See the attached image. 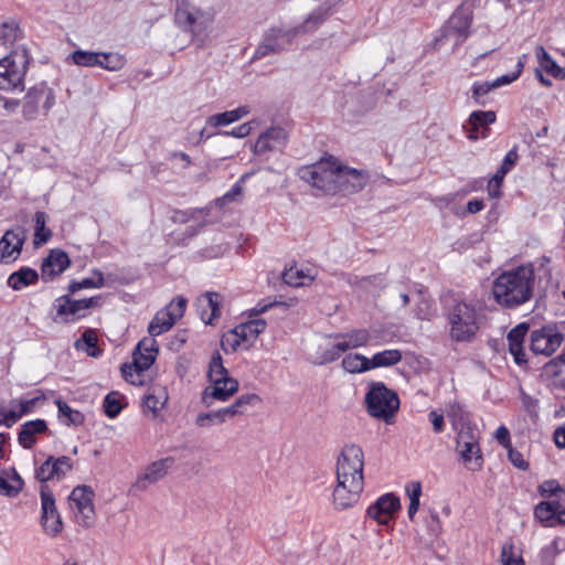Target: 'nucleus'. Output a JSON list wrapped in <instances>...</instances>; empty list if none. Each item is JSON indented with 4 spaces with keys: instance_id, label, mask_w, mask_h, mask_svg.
<instances>
[{
    "instance_id": "1",
    "label": "nucleus",
    "mask_w": 565,
    "mask_h": 565,
    "mask_svg": "<svg viewBox=\"0 0 565 565\" xmlns=\"http://www.w3.org/2000/svg\"><path fill=\"white\" fill-rule=\"evenodd\" d=\"M534 286L533 265H520L502 271L493 280V299L503 309H516L532 299Z\"/></svg>"
},
{
    "instance_id": "2",
    "label": "nucleus",
    "mask_w": 565,
    "mask_h": 565,
    "mask_svg": "<svg viewBox=\"0 0 565 565\" xmlns=\"http://www.w3.org/2000/svg\"><path fill=\"white\" fill-rule=\"evenodd\" d=\"M449 337L456 342H471L480 329L479 313L472 303L455 300L446 308Z\"/></svg>"
},
{
    "instance_id": "3",
    "label": "nucleus",
    "mask_w": 565,
    "mask_h": 565,
    "mask_svg": "<svg viewBox=\"0 0 565 565\" xmlns=\"http://www.w3.org/2000/svg\"><path fill=\"white\" fill-rule=\"evenodd\" d=\"M365 404L370 416L390 424L399 408V398L383 382H371L365 394Z\"/></svg>"
},
{
    "instance_id": "4",
    "label": "nucleus",
    "mask_w": 565,
    "mask_h": 565,
    "mask_svg": "<svg viewBox=\"0 0 565 565\" xmlns=\"http://www.w3.org/2000/svg\"><path fill=\"white\" fill-rule=\"evenodd\" d=\"M29 65L25 47L19 46L0 60V89L22 90L24 76Z\"/></svg>"
},
{
    "instance_id": "5",
    "label": "nucleus",
    "mask_w": 565,
    "mask_h": 565,
    "mask_svg": "<svg viewBox=\"0 0 565 565\" xmlns=\"http://www.w3.org/2000/svg\"><path fill=\"white\" fill-rule=\"evenodd\" d=\"M174 22L185 32L201 34L210 28L213 18L209 12L193 6L188 0H181L175 7Z\"/></svg>"
},
{
    "instance_id": "6",
    "label": "nucleus",
    "mask_w": 565,
    "mask_h": 565,
    "mask_svg": "<svg viewBox=\"0 0 565 565\" xmlns=\"http://www.w3.org/2000/svg\"><path fill=\"white\" fill-rule=\"evenodd\" d=\"M363 468V449L355 444L345 445L337 460V480L351 482L354 479L364 483Z\"/></svg>"
},
{
    "instance_id": "7",
    "label": "nucleus",
    "mask_w": 565,
    "mask_h": 565,
    "mask_svg": "<svg viewBox=\"0 0 565 565\" xmlns=\"http://www.w3.org/2000/svg\"><path fill=\"white\" fill-rule=\"evenodd\" d=\"M297 38V31L292 28L281 26L269 28L263 36L262 42L256 47L253 60H260L268 55L280 54L291 46Z\"/></svg>"
},
{
    "instance_id": "8",
    "label": "nucleus",
    "mask_w": 565,
    "mask_h": 565,
    "mask_svg": "<svg viewBox=\"0 0 565 565\" xmlns=\"http://www.w3.org/2000/svg\"><path fill=\"white\" fill-rule=\"evenodd\" d=\"M55 103V96L45 83L31 87L24 96L22 115L26 120H33L39 115L46 116Z\"/></svg>"
},
{
    "instance_id": "9",
    "label": "nucleus",
    "mask_w": 565,
    "mask_h": 565,
    "mask_svg": "<svg viewBox=\"0 0 565 565\" xmlns=\"http://www.w3.org/2000/svg\"><path fill=\"white\" fill-rule=\"evenodd\" d=\"M300 178L326 194L337 193L338 166L321 162L305 167Z\"/></svg>"
},
{
    "instance_id": "10",
    "label": "nucleus",
    "mask_w": 565,
    "mask_h": 565,
    "mask_svg": "<svg viewBox=\"0 0 565 565\" xmlns=\"http://www.w3.org/2000/svg\"><path fill=\"white\" fill-rule=\"evenodd\" d=\"M41 525L45 534L57 536L63 530V521L57 511L55 497L47 484L40 486Z\"/></svg>"
},
{
    "instance_id": "11",
    "label": "nucleus",
    "mask_w": 565,
    "mask_h": 565,
    "mask_svg": "<svg viewBox=\"0 0 565 565\" xmlns=\"http://www.w3.org/2000/svg\"><path fill=\"white\" fill-rule=\"evenodd\" d=\"M564 334L556 326H544L531 332V351L551 356L563 343Z\"/></svg>"
},
{
    "instance_id": "12",
    "label": "nucleus",
    "mask_w": 565,
    "mask_h": 565,
    "mask_svg": "<svg viewBox=\"0 0 565 565\" xmlns=\"http://www.w3.org/2000/svg\"><path fill=\"white\" fill-rule=\"evenodd\" d=\"M26 237V230L22 226L6 231L0 238V263L15 262L21 255Z\"/></svg>"
},
{
    "instance_id": "13",
    "label": "nucleus",
    "mask_w": 565,
    "mask_h": 565,
    "mask_svg": "<svg viewBox=\"0 0 565 565\" xmlns=\"http://www.w3.org/2000/svg\"><path fill=\"white\" fill-rule=\"evenodd\" d=\"M73 469V460L67 456H49L46 460L35 469V479L41 484L51 480H62Z\"/></svg>"
},
{
    "instance_id": "14",
    "label": "nucleus",
    "mask_w": 565,
    "mask_h": 565,
    "mask_svg": "<svg viewBox=\"0 0 565 565\" xmlns=\"http://www.w3.org/2000/svg\"><path fill=\"white\" fill-rule=\"evenodd\" d=\"M364 483L352 480H337V486L333 490V505L335 510L342 511L353 507L360 499L363 492Z\"/></svg>"
},
{
    "instance_id": "15",
    "label": "nucleus",
    "mask_w": 565,
    "mask_h": 565,
    "mask_svg": "<svg viewBox=\"0 0 565 565\" xmlns=\"http://www.w3.org/2000/svg\"><path fill=\"white\" fill-rule=\"evenodd\" d=\"M399 509V498L394 493H385L367 508L366 514L380 524L387 525L394 519V513Z\"/></svg>"
},
{
    "instance_id": "16",
    "label": "nucleus",
    "mask_w": 565,
    "mask_h": 565,
    "mask_svg": "<svg viewBox=\"0 0 565 565\" xmlns=\"http://www.w3.org/2000/svg\"><path fill=\"white\" fill-rule=\"evenodd\" d=\"M238 387L237 380L233 377L215 380L202 392L201 403L205 407H211L214 401L225 402L238 391Z\"/></svg>"
},
{
    "instance_id": "17",
    "label": "nucleus",
    "mask_w": 565,
    "mask_h": 565,
    "mask_svg": "<svg viewBox=\"0 0 565 565\" xmlns=\"http://www.w3.org/2000/svg\"><path fill=\"white\" fill-rule=\"evenodd\" d=\"M337 193L350 194L361 191L366 182L367 175L356 169L338 166Z\"/></svg>"
},
{
    "instance_id": "18",
    "label": "nucleus",
    "mask_w": 565,
    "mask_h": 565,
    "mask_svg": "<svg viewBox=\"0 0 565 565\" xmlns=\"http://www.w3.org/2000/svg\"><path fill=\"white\" fill-rule=\"evenodd\" d=\"M71 265V259L66 252L52 249L43 259L41 265V278L44 282L52 281L60 276Z\"/></svg>"
},
{
    "instance_id": "19",
    "label": "nucleus",
    "mask_w": 565,
    "mask_h": 565,
    "mask_svg": "<svg viewBox=\"0 0 565 565\" xmlns=\"http://www.w3.org/2000/svg\"><path fill=\"white\" fill-rule=\"evenodd\" d=\"M471 23V14L465 12L462 9H458L448 20V23L444 29L443 36H456V45H459L468 38Z\"/></svg>"
},
{
    "instance_id": "20",
    "label": "nucleus",
    "mask_w": 565,
    "mask_h": 565,
    "mask_svg": "<svg viewBox=\"0 0 565 565\" xmlns=\"http://www.w3.org/2000/svg\"><path fill=\"white\" fill-rule=\"evenodd\" d=\"M221 295L207 291L196 300V310L205 324L213 326L214 320L221 316Z\"/></svg>"
},
{
    "instance_id": "21",
    "label": "nucleus",
    "mask_w": 565,
    "mask_h": 565,
    "mask_svg": "<svg viewBox=\"0 0 565 565\" xmlns=\"http://www.w3.org/2000/svg\"><path fill=\"white\" fill-rule=\"evenodd\" d=\"M287 141V132L281 127H271L263 132L254 145V152L262 154L281 149Z\"/></svg>"
},
{
    "instance_id": "22",
    "label": "nucleus",
    "mask_w": 565,
    "mask_h": 565,
    "mask_svg": "<svg viewBox=\"0 0 565 565\" xmlns=\"http://www.w3.org/2000/svg\"><path fill=\"white\" fill-rule=\"evenodd\" d=\"M171 458H164L150 463L142 473H140L134 483V488L143 491L149 484L161 480L168 472V463H172Z\"/></svg>"
},
{
    "instance_id": "23",
    "label": "nucleus",
    "mask_w": 565,
    "mask_h": 565,
    "mask_svg": "<svg viewBox=\"0 0 565 565\" xmlns=\"http://www.w3.org/2000/svg\"><path fill=\"white\" fill-rule=\"evenodd\" d=\"M529 331V324L523 322L515 326L508 333L507 340L509 344V352L512 354L514 362L518 365H523L527 362L523 349V342Z\"/></svg>"
},
{
    "instance_id": "24",
    "label": "nucleus",
    "mask_w": 565,
    "mask_h": 565,
    "mask_svg": "<svg viewBox=\"0 0 565 565\" xmlns=\"http://www.w3.org/2000/svg\"><path fill=\"white\" fill-rule=\"evenodd\" d=\"M53 306L56 309L55 322L68 323L85 317V313H82L78 301L72 299L68 295L58 297Z\"/></svg>"
},
{
    "instance_id": "25",
    "label": "nucleus",
    "mask_w": 565,
    "mask_h": 565,
    "mask_svg": "<svg viewBox=\"0 0 565 565\" xmlns=\"http://www.w3.org/2000/svg\"><path fill=\"white\" fill-rule=\"evenodd\" d=\"M47 430V423L44 419L38 418L25 422L21 425V429L18 434V443L24 449H32L38 441L36 436Z\"/></svg>"
},
{
    "instance_id": "26",
    "label": "nucleus",
    "mask_w": 565,
    "mask_h": 565,
    "mask_svg": "<svg viewBox=\"0 0 565 565\" xmlns=\"http://www.w3.org/2000/svg\"><path fill=\"white\" fill-rule=\"evenodd\" d=\"M23 488L24 480L15 468H11L9 470L3 469L0 471V495L15 498Z\"/></svg>"
},
{
    "instance_id": "27",
    "label": "nucleus",
    "mask_w": 565,
    "mask_h": 565,
    "mask_svg": "<svg viewBox=\"0 0 565 565\" xmlns=\"http://www.w3.org/2000/svg\"><path fill=\"white\" fill-rule=\"evenodd\" d=\"M331 9L332 4L323 3L313 10L301 24L292 28L297 31V36L315 32L331 14Z\"/></svg>"
},
{
    "instance_id": "28",
    "label": "nucleus",
    "mask_w": 565,
    "mask_h": 565,
    "mask_svg": "<svg viewBox=\"0 0 565 565\" xmlns=\"http://www.w3.org/2000/svg\"><path fill=\"white\" fill-rule=\"evenodd\" d=\"M339 341L338 349L348 351L350 349L366 345L371 340L370 332L365 329H355L345 333H335L330 335Z\"/></svg>"
},
{
    "instance_id": "29",
    "label": "nucleus",
    "mask_w": 565,
    "mask_h": 565,
    "mask_svg": "<svg viewBox=\"0 0 565 565\" xmlns=\"http://www.w3.org/2000/svg\"><path fill=\"white\" fill-rule=\"evenodd\" d=\"M39 278L40 275L35 269L24 266L9 275L7 285L12 290L20 291L23 288L35 285Z\"/></svg>"
},
{
    "instance_id": "30",
    "label": "nucleus",
    "mask_w": 565,
    "mask_h": 565,
    "mask_svg": "<svg viewBox=\"0 0 565 565\" xmlns=\"http://www.w3.org/2000/svg\"><path fill=\"white\" fill-rule=\"evenodd\" d=\"M157 356L153 353H145L140 350L135 349L132 353V363H124L120 371L127 372L134 370L138 377H143V372L147 371L156 361Z\"/></svg>"
},
{
    "instance_id": "31",
    "label": "nucleus",
    "mask_w": 565,
    "mask_h": 565,
    "mask_svg": "<svg viewBox=\"0 0 565 565\" xmlns=\"http://www.w3.org/2000/svg\"><path fill=\"white\" fill-rule=\"evenodd\" d=\"M249 111L250 109L248 106H239L236 109L212 115L207 118L206 122L212 127L226 126L239 120L244 116L248 115Z\"/></svg>"
},
{
    "instance_id": "32",
    "label": "nucleus",
    "mask_w": 565,
    "mask_h": 565,
    "mask_svg": "<svg viewBox=\"0 0 565 565\" xmlns=\"http://www.w3.org/2000/svg\"><path fill=\"white\" fill-rule=\"evenodd\" d=\"M462 460L468 462H473L475 467L472 470L480 469L482 466V457L480 452L479 441L476 437H470V440L461 445V448H458Z\"/></svg>"
},
{
    "instance_id": "33",
    "label": "nucleus",
    "mask_w": 565,
    "mask_h": 565,
    "mask_svg": "<svg viewBox=\"0 0 565 565\" xmlns=\"http://www.w3.org/2000/svg\"><path fill=\"white\" fill-rule=\"evenodd\" d=\"M403 359L402 352L397 349H387L381 352L375 353L370 359V366L372 369L376 367H388L396 365Z\"/></svg>"
},
{
    "instance_id": "34",
    "label": "nucleus",
    "mask_w": 565,
    "mask_h": 565,
    "mask_svg": "<svg viewBox=\"0 0 565 565\" xmlns=\"http://www.w3.org/2000/svg\"><path fill=\"white\" fill-rule=\"evenodd\" d=\"M175 321L170 317V312L163 309L159 310L148 326V333L151 337H158L164 332H168Z\"/></svg>"
},
{
    "instance_id": "35",
    "label": "nucleus",
    "mask_w": 565,
    "mask_h": 565,
    "mask_svg": "<svg viewBox=\"0 0 565 565\" xmlns=\"http://www.w3.org/2000/svg\"><path fill=\"white\" fill-rule=\"evenodd\" d=\"M228 407H223L217 411L201 413L196 416L195 424L199 427H210L214 424L220 425L232 418Z\"/></svg>"
},
{
    "instance_id": "36",
    "label": "nucleus",
    "mask_w": 565,
    "mask_h": 565,
    "mask_svg": "<svg viewBox=\"0 0 565 565\" xmlns=\"http://www.w3.org/2000/svg\"><path fill=\"white\" fill-rule=\"evenodd\" d=\"M536 57L540 66L554 78H565V71L557 65L553 57L545 51L543 46L536 47Z\"/></svg>"
},
{
    "instance_id": "37",
    "label": "nucleus",
    "mask_w": 565,
    "mask_h": 565,
    "mask_svg": "<svg viewBox=\"0 0 565 565\" xmlns=\"http://www.w3.org/2000/svg\"><path fill=\"white\" fill-rule=\"evenodd\" d=\"M94 492L87 486H77L70 494L71 507L74 511L94 504Z\"/></svg>"
},
{
    "instance_id": "38",
    "label": "nucleus",
    "mask_w": 565,
    "mask_h": 565,
    "mask_svg": "<svg viewBox=\"0 0 565 565\" xmlns=\"http://www.w3.org/2000/svg\"><path fill=\"white\" fill-rule=\"evenodd\" d=\"M55 404L58 409V418L65 424V425H82L84 423V415L76 409H73L66 402L62 399H56Z\"/></svg>"
},
{
    "instance_id": "39",
    "label": "nucleus",
    "mask_w": 565,
    "mask_h": 565,
    "mask_svg": "<svg viewBox=\"0 0 565 565\" xmlns=\"http://www.w3.org/2000/svg\"><path fill=\"white\" fill-rule=\"evenodd\" d=\"M342 366L349 373H363L371 370L370 359L359 353L345 355Z\"/></svg>"
},
{
    "instance_id": "40",
    "label": "nucleus",
    "mask_w": 565,
    "mask_h": 565,
    "mask_svg": "<svg viewBox=\"0 0 565 565\" xmlns=\"http://www.w3.org/2000/svg\"><path fill=\"white\" fill-rule=\"evenodd\" d=\"M559 508L561 504L557 501H543L536 505L534 514L535 518L539 519L545 526H550L553 524V520L555 519V514Z\"/></svg>"
},
{
    "instance_id": "41",
    "label": "nucleus",
    "mask_w": 565,
    "mask_h": 565,
    "mask_svg": "<svg viewBox=\"0 0 565 565\" xmlns=\"http://www.w3.org/2000/svg\"><path fill=\"white\" fill-rule=\"evenodd\" d=\"M497 116L492 110L483 111V110H475L471 113L469 117V124L472 127V130L469 135V138L477 139V136L473 135L480 127H487L495 121Z\"/></svg>"
},
{
    "instance_id": "42",
    "label": "nucleus",
    "mask_w": 565,
    "mask_h": 565,
    "mask_svg": "<svg viewBox=\"0 0 565 565\" xmlns=\"http://www.w3.org/2000/svg\"><path fill=\"white\" fill-rule=\"evenodd\" d=\"M543 370L544 373L550 377H561V385L563 388H565V351L546 362L543 366Z\"/></svg>"
},
{
    "instance_id": "43",
    "label": "nucleus",
    "mask_w": 565,
    "mask_h": 565,
    "mask_svg": "<svg viewBox=\"0 0 565 565\" xmlns=\"http://www.w3.org/2000/svg\"><path fill=\"white\" fill-rule=\"evenodd\" d=\"M47 215L45 212L38 211L34 215L35 221V233H34V245L40 246L50 241L52 232L45 227Z\"/></svg>"
},
{
    "instance_id": "44",
    "label": "nucleus",
    "mask_w": 565,
    "mask_h": 565,
    "mask_svg": "<svg viewBox=\"0 0 565 565\" xmlns=\"http://www.w3.org/2000/svg\"><path fill=\"white\" fill-rule=\"evenodd\" d=\"M21 36V31L17 22L0 23V45L12 46Z\"/></svg>"
},
{
    "instance_id": "45",
    "label": "nucleus",
    "mask_w": 565,
    "mask_h": 565,
    "mask_svg": "<svg viewBox=\"0 0 565 565\" xmlns=\"http://www.w3.org/2000/svg\"><path fill=\"white\" fill-rule=\"evenodd\" d=\"M207 377L210 383H214L215 380H224L231 377L227 369L223 364L222 356L218 351H215L209 363Z\"/></svg>"
},
{
    "instance_id": "46",
    "label": "nucleus",
    "mask_w": 565,
    "mask_h": 565,
    "mask_svg": "<svg viewBox=\"0 0 565 565\" xmlns=\"http://www.w3.org/2000/svg\"><path fill=\"white\" fill-rule=\"evenodd\" d=\"M405 491H406L407 497L409 498L407 515L411 520H413L419 509V499L422 495V483L419 481H411V482L406 483Z\"/></svg>"
},
{
    "instance_id": "47",
    "label": "nucleus",
    "mask_w": 565,
    "mask_h": 565,
    "mask_svg": "<svg viewBox=\"0 0 565 565\" xmlns=\"http://www.w3.org/2000/svg\"><path fill=\"white\" fill-rule=\"evenodd\" d=\"M93 274L97 276V279L84 278L81 281L72 280L68 285L70 294H75L81 289L102 288L105 286V279L103 273L99 269H94Z\"/></svg>"
},
{
    "instance_id": "48",
    "label": "nucleus",
    "mask_w": 565,
    "mask_h": 565,
    "mask_svg": "<svg viewBox=\"0 0 565 565\" xmlns=\"http://www.w3.org/2000/svg\"><path fill=\"white\" fill-rule=\"evenodd\" d=\"M100 52H88L76 50L72 53L71 58L78 66L94 67L102 65Z\"/></svg>"
},
{
    "instance_id": "49",
    "label": "nucleus",
    "mask_w": 565,
    "mask_h": 565,
    "mask_svg": "<svg viewBox=\"0 0 565 565\" xmlns=\"http://www.w3.org/2000/svg\"><path fill=\"white\" fill-rule=\"evenodd\" d=\"M260 397L257 394H244L241 395L232 405L227 406L231 411L232 416L243 415L246 412L247 406H255L260 403Z\"/></svg>"
},
{
    "instance_id": "50",
    "label": "nucleus",
    "mask_w": 565,
    "mask_h": 565,
    "mask_svg": "<svg viewBox=\"0 0 565 565\" xmlns=\"http://www.w3.org/2000/svg\"><path fill=\"white\" fill-rule=\"evenodd\" d=\"M97 335L92 329H87L83 332L82 338L75 342L77 349L81 348V342L86 345V352L89 356L98 358L102 354V350L97 347Z\"/></svg>"
},
{
    "instance_id": "51",
    "label": "nucleus",
    "mask_w": 565,
    "mask_h": 565,
    "mask_svg": "<svg viewBox=\"0 0 565 565\" xmlns=\"http://www.w3.org/2000/svg\"><path fill=\"white\" fill-rule=\"evenodd\" d=\"M338 347L339 341L335 340V343H333L330 348L318 352V356L313 363L317 365H323L337 361L341 354L345 352L344 350L338 349Z\"/></svg>"
},
{
    "instance_id": "52",
    "label": "nucleus",
    "mask_w": 565,
    "mask_h": 565,
    "mask_svg": "<svg viewBox=\"0 0 565 565\" xmlns=\"http://www.w3.org/2000/svg\"><path fill=\"white\" fill-rule=\"evenodd\" d=\"M305 279L312 280L311 276H308L301 269H297L295 267H290L282 273V280L292 287L303 286Z\"/></svg>"
},
{
    "instance_id": "53",
    "label": "nucleus",
    "mask_w": 565,
    "mask_h": 565,
    "mask_svg": "<svg viewBox=\"0 0 565 565\" xmlns=\"http://www.w3.org/2000/svg\"><path fill=\"white\" fill-rule=\"evenodd\" d=\"M501 562L503 565H524L522 556L514 551L512 541H508L503 544Z\"/></svg>"
},
{
    "instance_id": "54",
    "label": "nucleus",
    "mask_w": 565,
    "mask_h": 565,
    "mask_svg": "<svg viewBox=\"0 0 565 565\" xmlns=\"http://www.w3.org/2000/svg\"><path fill=\"white\" fill-rule=\"evenodd\" d=\"M102 65L99 67L105 68L107 71H119L125 65V58L117 53H104L100 52Z\"/></svg>"
},
{
    "instance_id": "55",
    "label": "nucleus",
    "mask_w": 565,
    "mask_h": 565,
    "mask_svg": "<svg viewBox=\"0 0 565 565\" xmlns=\"http://www.w3.org/2000/svg\"><path fill=\"white\" fill-rule=\"evenodd\" d=\"M122 406L119 401V393L110 392L104 399V412L109 418H115L121 412Z\"/></svg>"
},
{
    "instance_id": "56",
    "label": "nucleus",
    "mask_w": 565,
    "mask_h": 565,
    "mask_svg": "<svg viewBox=\"0 0 565 565\" xmlns=\"http://www.w3.org/2000/svg\"><path fill=\"white\" fill-rule=\"evenodd\" d=\"M243 341L238 338L237 331L235 328L227 333H225L221 339V348L225 353L235 352Z\"/></svg>"
},
{
    "instance_id": "57",
    "label": "nucleus",
    "mask_w": 565,
    "mask_h": 565,
    "mask_svg": "<svg viewBox=\"0 0 565 565\" xmlns=\"http://www.w3.org/2000/svg\"><path fill=\"white\" fill-rule=\"evenodd\" d=\"M76 522L83 527H90L94 524L95 508L94 504L81 508L74 511Z\"/></svg>"
},
{
    "instance_id": "58",
    "label": "nucleus",
    "mask_w": 565,
    "mask_h": 565,
    "mask_svg": "<svg viewBox=\"0 0 565 565\" xmlns=\"http://www.w3.org/2000/svg\"><path fill=\"white\" fill-rule=\"evenodd\" d=\"M185 308L186 299L183 297H177L166 308H163V310L170 312V317L177 322L183 317Z\"/></svg>"
},
{
    "instance_id": "59",
    "label": "nucleus",
    "mask_w": 565,
    "mask_h": 565,
    "mask_svg": "<svg viewBox=\"0 0 565 565\" xmlns=\"http://www.w3.org/2000/svg\"><path fill=\"white\" fill-rule=\"evenodd\" d=\"M360 285L366 290L383 289L386 286V279L384 275L376 274L360 279Z\"/></svg>"
},
{
    "instance_id": "60",
    "label": "nucleus",
    "mask_w": 565,
    "mask_h": 565,
    "mask_svg": "<svg viewBox=\"0 0 565 565\" xmlns=\"http://www.w3.org/2000/svg\"><path fill=\"white\" fill-rule=\"evenodd\" d=\"M45 399V396L43 393H40L38 396L29 398V399H20L12 401V404L18 403L19 411L22 414V416L28 415L34 411V408L38 406L40 402H43Z\"/></svg>"
},
{
    "instance_id": "61",
    "label": "nucleus",
    "mask_w": 565,
    "mask_h": 565,
    "mask_svg": "<svg viewBox=\"0 0 565 565\" xmlns=\"http://www.w3.org/2000/svg\"><path fill=\"white\" fill-rule=\"evenodd\" d=\"M492 89H494L492 87V83L491 82H483V83H475L472 85V98L473 100L479 104V105H483L484 103L481 102V97H483L484 95H487L489 92H491Z\"/></svg>"
},
{
    "instance_id": "62",
    "label": "nucleus",
    "mask_w": 565,
    "mask_h": 565,
    "mask_svg": "<svg viewBox=\"0 0 565 565\" xmlns=\"http://www.w3.org/2000/svg\"><path fill=\"white\" fill-rule=\"evenodd\" d=\"M539 491H540V494L542 497H553V495H557L559 492L563 491V489L561 488L558 481L552 479V480H546L544 481L540 487H539Z\"/></svg>"
},
{
    "instance_id": "63",
    "label": "nucleus",
    "mask_w": 565,
    "mask_h": 565,
    "mask_svg": "<svg viewBox=\"0 0 565 565\" xmlns=\"http://www.w3.org/2000/svg\"><path fill=\"white\" fill-rule=\"evenodd\" d=\"M508 450V458L510 462L520 470H527L529 462L523 458V455L514 449L512 446L507 449Z\"/></svg>"
},
{
    "instance_id": "64",
    "label": "nucleus",
    "mask_w": 565,
    "mask_h": 565,
    "mask_svg": "<svg viewBox=\"0 0 565 565\" xmlns=\"http://www.w3.org/2000/svg\"><path fill=\"white\" fill-rule=\"evenodd\" d=\"M137 350H140L145 353H153L154 356L159 353V345L156 341L154 337L143 338L140 340L136 347Z\"/></svg>"
}]
</instances>
